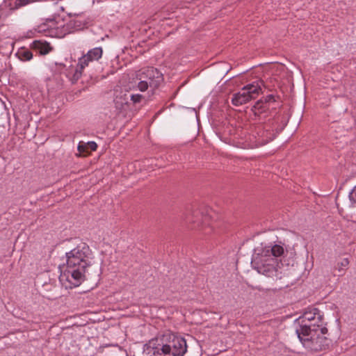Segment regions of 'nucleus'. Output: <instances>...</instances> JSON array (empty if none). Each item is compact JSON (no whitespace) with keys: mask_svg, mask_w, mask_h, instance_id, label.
Here are the masks:
<instances>
[{"mask_svg":"<svg viewBox=\"0 0 356 356\" xmlns=\"http://www.w3.org/2000/svg\"><path fill=\"white\" fill-rule=\"evenodd\" d=\"M185 220L186 222H196V220H194L193 217L190 216H187L185 218Z\"/></svg>","mask_w":356,"mask_h":356,"instance_id":"19","label":"nucleus"},{"mask_svg":"<svg viewBox=\"0 0 356 356\" xmlns=\"http://www.w3.org/2000/svg\"><path fill=\"white\" fill-rule=\"evenodd\" d=\"M86 143V147H88V151H95L97 148V145L94 141H90Z\"/></svg>","mask_w":356,"mask_h":356,"instance_id":"18","label":"nucleus"},{"mask_svg":"<svg viewBox=\"0 0 356 356\" xmlns=\"http://www.w3.org/2000/svg\"><path fill=\"white\" fill-rule=\"evenodd\" d=\"M349 265V260L347 258L343 259L341 261L339 262L335 268L341 273V275L344 273V268H346Z\"/></svg>","mask_w":356,"mask_h":356,"instance_id":"14","label":"nucleus"},{"mask_svg":"<svg viewBox=\"0 0 356 356\" xmlns=\"http://www.w3.org/2000/svg\"><path fill=\"white\" fill-rule=\"evenodd\" d=\"M129 91L128 90H115L114 98L115 106L118 110H125L130 104Z\"/></svg>","mask_w":356,"mask_h":356,"instance_id":"9","label":"nucleus"},{"mask_svg":"<svg viewBox=\"0 0 356 356\" xmlns=\"http://www.w3.org/2000/svg\"><path fill=\"white\" fill-rule=\"evenodd\" d=\"M137 76L139 80L138 88L141 92L145 91L148 87L156 89L163 81V74L152 67L143 69Z\"/></svg>","mask_w":356,"mask_h":356,"instance_id":"5","label":"nucleus"},{"mask_svg":"<svg viewBox=\"0 0 356 356\" xmlns=\"http://www.w3.org/2000/svg\"><path fill=\"white\" fill-rule=\"evenodd\" d=\"M92 253L86 243L77 245L66 253V268L60 275V282L65 281V287L79 286L86 278L88 268L92 265Z\"/></svg>","mask_w":356,"mask_h":356,"instance_id":"1","label":"nucleus"},{"mask_svg":"<svg viewBox=\"0 0 356 356\" xmlns=\"http://www.w3.org/2000/svg\"><path fill=\"white\" fill-rule=\"evenodd\" d=\"M348 196L351 206L356 207V186L349 193Z\"/></svg>","mask_w":356,"mask_h":356,"instance_id":"16","label":"nucleus"},{"mask_svg":"<svg viewBox=\"0 0 356 356\" xmlns=\"http://www.w3.org/2000/svg\"><path fill=\"white\" fill-rule=\"evenodd\" d=\"M32 48L38 50L40 54L45 55L51 51V47L49 43L41 40H35L31 44Z\"/></svg>","mask_w":356,"mask_h":356,"instance_id":"11","label":"nucleus"},{"mask_svg":"<svg viewBox=\"0 0 356 356\" xmlns=\"http://www.w3.org/2000/svg\"><path fill=\"white\" fill-rule=\"evenodd\" d=\"M296 333L303 347L309 351H321L329 346V340L325 337L327 329L323 325L303 324L296 328Z\"/></svg>","mask_w":356,"mask_h":356,"instance_id":"4","label":"nucleus"},{"mask_svg":"<svg viewBox=\"0 0 356 356\" xmlns=\"http://www.w3.org/2000/svg\"><path fill=\"white\" fill-rule=\"evenodd\" d=\"M268 107L269 106L267 102L259 100L255 103L252 110L255 115L259 116L261 114L265 112L266 110L268 108Z\"/></svg>","mask_w":356,"mask_h":356,"instance_id":"12","label":"nucleus"},{"mask_svg":"<svg viewBox=\"0 0 356 356\" xmlns=\"http://www.w3.org/2000/svg\"><path fill=\"white\" fill-rule=\"evenodd\" d=\"M102 53L103 51L101 47H95L88 51L86 55L79 58L78 66L81 70L84 69L88 65L89 62L99 60L102 57Z\"/></svg>","mask_w":356,"mask_h":356,"instance_id":"8","label":"nucleus"},{"mask_svg":"<svg viewBox=\"0 0 356 356\" xmlns=\"http://www.w3.org/2000/svg\"><path fill=\"white\" fill-rule=\"evenodd\" d=\"M16 56L20 60L29 61L33 58V54L27 49L22 48L17 51Z\"/></svg>","mask_w":356,"mask_h":356,"instance_id":"13","label":"nucleus"},{"mask_svg":"<svg viewBox=\"0 0 356 356\" xmlns=\"http://www.w3.org/2000/svg\"><path fill=\"white\" fill-rule=\"evenodd\" d=\"M284 253V248L282 245H261L254 249L252 265L259 273L280 279L282 273L280 271L277 258L282 256Z\"/></svg>","mask_w":356,"mask_h":356,"instance_id":"2","label":"nucleus"},{"mask_svg":"<svg viewBox=\"0 0 356 356\" xmlns=\"http://www.w3.org/2000/svg\"><path fill=\"white\" fill-rule=\"evenodd\" d=\"M256 134L254 145L255 147L264 145L273 140V134L268 130H264L261 126L257 127Z\"/></svg>","mask_w":356,"mask_h":356,"instance_id":"10","label":"nucleus"},{"mask_svg":"<svg viewBox=\"0 0 356 356\" xmlns=\"http://www.w3.org/2000/svg\"><path fill=\"white\" fill-rule=\"evenodd\" d=\"M129 102L130 104H132L134 105L138 104L143 99V96L140 94H134L129 91Z\"/></svg>","mask_w":356,"mask_h":356,"instance_id":"15","label":"nucleus"},{"mask_svg":"<svg viewBox=\"0 0 356 356\" xmlns=\"http://www.w3.org/2000/svg\"><path fill=\"white\" fill-rule=\"evenodd\" d=\"M261 91L259 82H254L244 86L238 92L234 94L232 102L234 106H240L255 99Z\"/></svg>","mask_w":356,"mask_h":356,"instance_id":"6","label":"nucleus"},{"mask_svg":"<svg viewBox=\"0 0 356 356\" xmlns=\"http://www.w3.org/2000/svg\"><path fill=\"white\" fill-rule=\"evenodd\" d=\"M273 97L272 95L268 96V101H270V99H273Z\"/></svg>","mask_w":356,"mask_h":356,"instance_id":"20","label":"nucleus"},{"mask_svg":"<svg viewBox=\"0 0 356 356\" xmlns=\"http://www.w3.org/2000/svg\"><path fill=\"white\" fill-rule=\"evenodd\" d=\"M78 150L80 153H88L89 151L86 147V143L81 141L79 143Z\"/></svg>","mask_w":356,"mask_h":356,"instance_id":"17","label":"nucleus"},{"mask_svg":"<svg viewBox=\"0 0 356 356\" xmlns=\"http://www.w3.org/2000/svg\"><path fill=\"white\" fill-rule=\"evenodd\" d=\"M301 318L302 323H305V324L315 323L316 326L317 325H323V326H325L326 325L324 323L323 315L317 308L309 309L302 314Z\"/></svg>","mask_w":356,"mask_h":356,"instance_id":"7","label":"nucleus"},{"mask_svg":"<svg viewBox=\"0 0 356 356\" xmlns=\"http://www.w3.org/2000/svg\"><path fill=\"white\" fill-rule=\"evenodd\" d=\"M186 351V340L173 334L150 340L145 345L143 350L147 356H184Z\"/></svg>","mask_w":356,"mask_h":356,"instance_id":"3","label":"nucleus"}]
</instances>
